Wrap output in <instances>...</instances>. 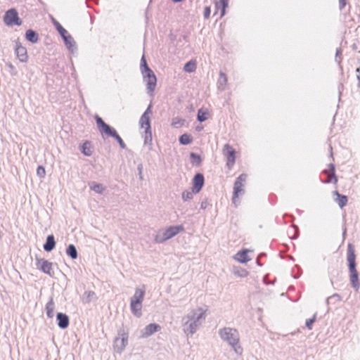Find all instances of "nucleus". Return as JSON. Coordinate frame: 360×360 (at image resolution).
<instances>
[{
  "label": "nucleus",
  "mask_w": 360,
  "mask_h": 360,
  "mask_svg": "<svg viewBox=\"0 0 360 360\" xmlns=\"http://www.w3.org/2000/svg\"><path fill=\"white\" fill-rule=\"evenodd\" d=\"M205 311L201 307L192 309L183 319L184 331L188 335H193L198 329L202 322L205 319Z\"/></svg>",
  "instance_id": "f257e3e1"
},
{
  "label": "nucleus",
  "mask_w": 360,
  "mask_h": 360,
  "mask_svg": "<svg viewBox=\"0 0 360 360\" xmlns=\"http://www.w3.org/2000/svg\"><path fill=\"white\" fill-rule=\"evenodd\" d=\"M347 266L349 273V281L352 287L358 291L360 288L359 272L356 270V255L354 246L349 243L347 252Z\"/></svg>",
  "instance_id": "f03ea898"
},
{
  "label": "nucleus",
  "mask_w": 360,
  "mask_h": 360,
  "mask_svg": "<svg viewBox=\"0 0 360 360\" xmlns=\"http://www.w3.org/2000/svg\"><path fill=\"white\" fill-rule=\"evenodd\" d=\"M219 335L223 341L231 347L236 354H242L243 349L239 344V334L236 329L224 327L219 330Z\"/></svg>",
  "instance_id": "7ed1b4c3"
},
{
  "label": "nucleus",
  "mask_w": 360,
  "mask_h": 360,
  "mask_svg": "<svg viewBox=\"0 0 360 360\" xmlns=\"http://www.w3.org/2000/svg\"><path fill=\"white\" fill-rule=\"evenodd\" d=\"M95 120H96L98 129L102 134H105V136H107L108 137L114 138L117 141L120 147L122 149L126 148L127 146H126L125 143L124 142V141L122 140L121 136L118 134V133L117 132L116 129L114 127H112L110 126L109 124H108L107 123H105L103 121V120L98 115H96Z\"/></svg>",
  "instance_id": "20e7f679"
},
{
  "label": "nucleus",
  "mask_w": 360,
  "mask_h": 360,
  "mask_svg": "<svg viewBox=\"0 0 360 360\" xmlns=\"http://www.w3.org/2000/svg\"><path fill=\"white\" fill-rule=\"evenodd\" d=\"M117 335L114 340L113 347L117 353L122 354L128 344V330L122 325L117 330Z\"/></svg>",
  "instance_id": "39448f33"
},
{
  "label": "nucleus",
  "mask_w": 360,
  "mask_h": 360,
  "mask_svg": "<svg viewBox=\"0 0 360 360\" xmlns=\"http://www.w3.org/2000/svg\"><path fill=\"white\" fill-rule=\"evenodd\" d=\"M184 230V228L183 225L170 226L162 233H159L157 234L155 238V240L158 243H162L165 241L174 237Z\"/></svg>",
  "instance_id": "423d86ee"
},
{
  "label": "nucleus",
  "mask_w": 360,
  "mask_h": 360,
  "mask_svg": "<svg viewBox=\"0 0 360 360\" xmlns=\"http://www.w3.org/2000/svg\"><path fill=\"white\" fill-rule=\"evenodd\" d=\"M247 177V174L243 173L236 178L233 184V192L232 196L233 202H235V199L238 198L240 195H243L245 193V190L243 187L244 186L243 183L245 182Z\"/></svg>",
  "instance_id": "0eeeda50"
},
{
  "label": "nucleus",
  "mask_w": 360,
  "mask_h": 360,
  "mask_svg": "<svg viewBox=\"0 0 360 360\" xmlns=\"http://www.w3.org/2000/svg\"><path fill=\"white\" fill-rule=\"evenodd\" d=\"M35 265L37 269L40 270L44 274H46L51 277L54 275V271L52 267L53 263L49 260L37 257L35 258Z\"/></svg>",
  "instance_id": "6e6552de"
},
{
  "label": "nucleus",
  "mask_w": 360,
  "mask_h": 360,
  "mask_svg": "<svg viewBox=\"0 0 360 360\" xmlns=\"http://www.w3.org/2000/svg\"><path fill=\"white\" fill-rule=\"evenodd\" d=\"M144 82L146 84L147 93L153 94L157 84V77L153 71L142 74Z\"/></svg>",
  "instance_id": "1a4fd4ad"
},
{
  "label": "nucleus",
  "mask_w": 360,
  "mask_h": 360,
  "mask_svg": "<svg viewBox=\"0 0 360 360\" xmlns=\"http://www.w3.org/2000/svg\"><path fill=\"white\" fill-rule=\"evenodd\" d=\"M224 155L226 158V166L229 168H231L236 162V152L229 144L226 143L224 147Z\"/></svg>",
  "instance_id": "9d476101"
},
{
  "label": "nucleus",
  "mask_w": 360,
  "mask_h": 360,
  "mask_svg": "<svg viewBox=\"0 0 360 360\" xmlns=\"http://www.w3.org/2000/svg\"><path fill=\"white\" fill-rule=\"evenodd\" d=\"M205 184V177L202 173H196L192 179L193 193L197 194L200 193Z\"/></svg>",
  "instance_id": "9b49d317"
},
{
  "label": "nucleus",
  "mask_w": 360,
  "mask_h": 360,
  "mask_svg": "<svg viewBox=\"0 0 360 360\" xmlns=\"http://www.w3.org/2000/svg\"><path fill=\"white\" fill-rule=\"evenodd\" d=\"M323 173L327 176L326 180L321 181L323 184H337L338 176L335 174V166L333 163H330L328 165V169L323 170Z\"/></svg>",
  "instance_id": "f8f14e48"
},
{
  "label": "nucleus",
  "mask_w": 360,
  "mask_h": 360,
  "mask_svg": "<svg viewBox=\"0 0 360 360\" xmlns=\"http://www.w3.org/2000/svg\"><path fill=\"white\" fill-rule=\"evenodd\" d=\"M56 321L58 326L60 329H66L70 325V318L65 313L58 312L56 314Z\"/></svg>",
  "instance_id": "ddd939ff"
},
{
  "label": "nucleus",
  "mask_w": 360,
  "mask_h": 360,
  "mask_svg": "<svg viewBox=\"0 0 360 360\" xmlns=\"http://www.w3.org/2000/svg\"><path fill=\"white\" fill-rule=\"evenodd\" d=\"M63 40L70 53H74L77 50L76 42L70 34L64 37Z\"/></svg>",
  "instance_id": "4468645a"
},
{
  "label": "nucleus",
  "mask_w": 360,
  "mask_h": 360,
  "mask_svg": "<svg viewBox=\"0 0 360 360\" xmlns=\"http://www.w3.org/2000/svg\"><path fill=\"white\" fill-rule=\"evenodd\" d=\"M56 245V242L55 240V237L53 234H51L46 237V241L43 245V248L46 252H50L55 249Z\"/></svg>",
  "instance_id": "2eb2a0df"
},
{
  "label": "nucleus",
  "mask_w": 360,
  "mask_h": 360,
  "mask_svg": "<svg viewBox=\"0 0 360 360\" xmlns=\"http://www.w3.org/2000/svg\"><path fill=\"white\" fill-rule=\"evenodd\" d=\"M160 329L161 326L159 324L155 323H150L144 328L143 336L149 337L155 333L160 330Z\"/></svg>",
  "instance_id": "dca6fc26"
},
{
  "label": "nucleus",
  "mask_w": 360,
  "mask_h": 360,
  "mask_svg": "<svg viewBox=\"0 0 360 360\" xmlns=\"http://www.w3.org/2000/svg\"><path fill=\"white\" fill-rule=\"evenodd\" d=\"M249 250L248 249H243L237 252L234 258L242 264L247 263L250 260L248 256Z\"/></svg>",
  "instance_id": "f3484780"
},
{
  "label": "nucleus",
  "mask_w": 360,
  "mask_h": 360,
  "mask_svg": "<svg viewBox=\"0 0 360 360\" xmlns=\"http://www.w3.org/2000/svg\"><path fill=\"white\" fill-rule=\"evenodd\" d=\"M25 37L32 44H36L39 40V34L32 29H29L25 32Z\"/></svg>",
  "instance_id": "a211bd4d"
},
{
  "label": "nucleus",
  "mask_w": 360,
  "mask_h": 360,
  "mask_svg": "<svg viewBox=\"0 0 360 360\" xmlns=\"http://www.w3.org/2000/svg\"><path fill=\"white\" fill-rule=\"evenodd\" d=\"M18 13L15 9L8 10L4 16V22H17Z\"/></svg>",
  "instance_id": "6ab92c4d"
},
{
  "label": "nucleus",
  "mask_w": 360,
  "mask_h": 360,
  "mask_svg": "<svg viewBox=\"0 0 360 360\" xmlns=\"http://www.w3.org/2000/svg\"><path fill=\"white\" fill-rule=\"evenodd\" d=\"M142 303L130 302V309L131 313L136 317L140 318L142 316Z\"/></svg>",
  "instance_id": "aec40b11"
},
{
  "label": "nucleus",
  "mask_w": 360,
  "mask_h": 360,
  "mask_svg": "<svg viewBox=\"0 0 360 360\" xmlns=\"http://www.w3.org/2000/svg\"><path fill=\"white\" fill-rule=\"evenodd\" d=\"M145 295V289L136 288L134 295L131 297V302H143Z\"/></svg>",
  "instance_id": "412c9836"
},
{
  "label": "nucleus",
  "mask_w": 360,
  "mask_h": 360,
  "mask_svg": "<svg viewBox=\"0 0 360 360\" xmlns=\"http://www.w3.org/2000/svg\"><path fill=\"white\" fill-rule=\"evenodd\" d=\"M89 186L91 190L98 194H102L105 190V188L102 184H99L96 181L89 182Z\"/></svg>",
  "instance_id": "4be33fe9"
},
{
  "label": "nucleus",
  "mask_w": 360,
  "mask_h": 360,
  "mask_svg": "<svg viewBox=\"0 0 360 360\" xmlns=\"http://www.w3.org/2000/svg\"><path fill=\"white\" fill-rule=\"evenodd\" d=\"M81 153L87 157H89L92 155L91 142L89 141H85L80 146Z\"/></svg>",
  "instance_id": "5701e85b"
},
{
  "label": "nucleus",
  "mask_w": 360,
  "mask_h": 360,
  "mask_svg": "<svg viewBox=\"0 0 360 360\" xmlns=\"http://www.w3.org/2000/svg\"><path fill=\"white\" fill-rule=\"evenodd\" d=\"M54 308L55 304L53 302V299L52 297H51L49 301L47 302L45 307L46 316H48V318L51 319L53 317Z\"/></svg>",
  "instance_id": "b1692460"
},
{
  "label": "nucleus",
  "mask_w": 360,
  "mask_h": 360,
  "mask_svg": "<svg viewBox=\"0 0 360 360\" xmlns=\"http://www.w3.org/2000/svg\"><path fill=\"white\" fill-rule=\"evenodd\" d=\"M139 124L141 127H143L145 126V129L148 131V130L151 129L150 117L143 114L140 118Z\"/></svg>",
  "instance_id": "393cba45"
},
{
  "label": "nucleus",
  "mask_w": 360,
  "mask_h": 360,
  "mask_svg": "<svg viewBox=\"0 0 360 360\" xmlns=\"http://www.w3.org/2000/svg\"><path fill=\"white\" fill-rule=\"evenodd\" d=\"M190 159L192 165L195 167L200 166L202 162L201 156L199 154L194 152H191L190 153Z\"/></svg>",
  "instance_id": "a878e982"
},
{
  "label": "nucleus",
  "mask_w": 360,
  "mask_h": 360,
  "mask_svg": "<svg viewBox=\"0 0 360 360\" xmlns=\"http://www.w3.org/2000/svg\"><path fill=\"white\" fill-rule=\"evenodd\" d=\"M66 254L72 259H76L78 257V252L76 247L73 244H70L66 248Z\"/></svg>",
  "instance_id": "bb28decb"
},
{
  "label": "nucleus",
  "mask_w": 360,
  "mask_h": 360,
  "mask_svg": "<svg viewBox=\"0 0 360 360\" xmlns=\"http://www.w3.org/2000/svg\"><path fill=\"white\" fill-rule=\"evenodd\" d=\"M209 112L208 110H204L202 108L198 109L197 113V120L199 122H203L208 119Z\"/></svg>",
  "instance_id": "cd10ccee"
},
{
  "label": "nucleus",
  "mask_w": 360,
  "mask_h": 360,
  "mask_svg": "<svg viewBox=\"0 0 360 360\" xmlns=\"http://www.w3.org/2000/svg\"><path fill=\"white\" fill-rule=\"evenodd\" d=\"M193 141V137L191 134H184L179 137V142L181 145L187 146L191 143Z\"/></svg>",
  "instance_id": "c85d7f7f"
},
{
  "label": "nucleus",
  "mask_w": 360,
  "mask_h": 360,
  "mask_svg": "<svg viewBox=\"0 0 360 360\" xmlns=\"http://www.w3.org/2000/svg\"><path fill=\"white\" fill-rule=\"evenodd\" d=\"M197 64L195 60H191L185 63L184 66V70L186 72L191 73L195 71Z\"/></svg>",
  "instance_id": "c756f323"
},
{
  "label": "nucleus",
  "mask_w": 360,
  "mask_h": 360,
  "mask_svg": "<svg viewBox=\"0 0 360 360\" xmlns=\"http://www.w3.org/2000/svg\"><path fill=\"white\" fill-rule=\"evenodd\" d=\"M227 83V77L222 71L219 72V79L218 80V89L221 91L224 90L225 86Z\"/></svg>",
  "instance_id": "7c9ffc66"
},
{
  "label": "nucleus",
  "mask_w": 360,
  "mask_h": 360,
  "mask_svg": "<svg viewBox=\"0 0 360 360\" xmlns=\"http://www.w3.org/2000/svg\"><path fill=\"white\" fill-rule=\"evenodd\" d=\"M140 70H141V74H144L146 72L153 71L148 66L144 54L142 56V57L141 58Z\"/></svg>",
  "instance_id": "2f4dec72"
},
{
  "label": "nucleus",
  "mask_w": 360,
  "mask_h": 360,
  "mask_svg": "<svg viewBox=\"0 0 360 360\" xmlns=\"http://www.w3.org/2000/svg\"><path fill=\"white\" fill-rule=\"evenodd\" d=\"M348 198L345 195H338V197L335 199V202L338 204L340 208H343L347 205Z\"/></svg>",
  "instance_id": "473e14b6"
},
{
  "label": "nucleus",
  "mask_w": 360,
  "mask_h": 360,
  "mask_svg": "<svg viewBox=\"0 0 360 360\" xmlns=\"http://www.w3.org/2000/svg\"><path fill=\"white\" fill-rule=\"evenodd\" d=\"M56 27V30L60 34V37L63 39L66 36L70 35L68 32L62 26V24H53Z\"/></svg>",
  "instance_id": "72a5a7b5"
},
{
  "label": "nucleus",
  "mask_w": 360,
  "mask_h": 360,
  "mask_svg": "<svg viewBox=\"0 0 360 360\" xmlns=\"http://www.w3.org/2000/svg\"><path fill=\"white\" fill-rule=\"evenodd\" d=\"M145 136H144V144L145 145H151L152 144V131L151 129L148 130V131L145 129L144 130Z\"/></svg>",
  "instance_id": "f704fd0d"
},
{
  "label": "nucleus",
  "mask_w": 360,
  "mask_h": 360,
  "mask_svg": "<svg viewBox=\"0 0 360 360\" xmlns=\"http://www.w3.org/2000/svg\"><path fill=\"white\" fill-rule=\"evenodd\" d=\"M340 301H341L340 295L338 293H335L326 299V303L327 305H328L330 302L335 303V302H340Z\"/></svg>",
  "instance_id": "c9c22d12"
},
{
  "label": "nucleus",
  "mask_w": 360,
  "mask_h": 360,
  "mask_svg": "<svg viewBox=\"0 0 360 360\" xmlns=\"http://www.w3.org/2000/svg\"><path fill=\"white\" fill-rule=\"evenodd\" d=\"M193 194H195V193H193V190L191 191L186 190V191H183V193L181 194L182 200L184 201L190 200L193 199Z\"/></svg>",
  "instance_id": "e433bc0d"
},
{
  "label": "nucleus",
  "mask_w": 360,
  "mask_h": 360,
  "mask_svg": "<svg viewBox=\"0 0 360 360\" xmlns=\"http://www.w3.org/2000/svg\"><path fill=\"white\" fill-rule=\"evenodd\" d=\"M184 122L185 120L184 119L176 117L173 119L172 125L176 128L181 127L184 124Z\"/></svg>",
  "instance_id": "4c0bfd02"
},
{
  "label": "nucleus",
  "mask_w": 360,
  "mask_h": 360,
  "mask_svg": "<svg viewBox=\"0 0 360 360\" xmlns=\"http://www.w3.org/2000/svg\"><path fill=\"white\" fill-rule=\"evenodd\" d=\"M21 49V43L20 41V39L18 38L15 41V52L19 58L20 61H22V59L21 58V56H22V54L20 53V50Z\"/></svg>",
  "instance_id": "58836bf2"
},
{
  "label": "nucleus",
  "mask_w": 360,
  "mask_h": 360,
  "mask_svg": "<svg viewBox=\"0 0 360 360\" xmlns=\"http://www.w3.org/2000/svg\"><path fill=\"white\" fill-rule=\"evenodd\" d=\"M221 3V13H220V18L224 16L226 13V8L228 7L229 5V0H220Z\"/></svg>",
  "instance_id": "ea45409f"
},
{
  "label": "nucleus",
  "mask_w": 360,
  "mask_h": 360,
  "mask_svg": "<svg viewBox=\"0 0 360 360\" xmlns=\"http://www.w3.org/2000/svg\"><path fill=\"white\" fill-rule=\"evenodd\" d=\"M316 314H314L311 318L306 320L305 325L308 329L311 330L312 328V325L316 321Z\"/></svg>",
  "instance_id": "a19ab883"
},
{
  "label": "nucleus",
  "mask_w": 360,
  "mask_h": 360,
  "mask_svg": "<svg viewBox=\"0 0 360 360\" xmlns=\"http://www.w3.org/2000/svg\"><path fill=\"white\" fill-rule=\"evenodd\" d=\"M86 302H90L93 297H96V294L94 291H85L84 292Z\"/></svg>",
  "instance_id": "79ce46f5"
},
{
  "label": "nucleus",
  "mask_w": 360,
  "mask_h": 360,
  "mask_svg": "<svg viewBox=\"0 0 360 360\" xmlns=\"http://www.w3.org/2000/svg\"><path fill=\"white\" fill-rule=\"evenodd\" d=\"M234 274L239 277H245L248 275V271L243 268H240L238 269H236L234 271Z\"/></svg>",
  "instance_id": "37998d69"
},
{
  "label": "nucleus",
  "mask_w": 360,
  "mask_h": 360,
  "mask_svg": "<svg viewBox=\"0 0 360 360\" xmlns=\"http://www.w3.org/2000/svg\"><path fill=\"white\" fill-rule=\"evenodd\" d=\"M342 51L341 49V48H338L336 49V52H335V60L338 63V64H340L341 61H342Z\"/></svg>",
  "instance_id": "c03bdc74"
},
{
  "label": "nucleus",
  "mask_w": 360,
  "mask_h": 360,
  "mask_svg": "<svg viewBox=\"0 0 360 360\" xmlns=\"http://www.w3.org/2000/svg\"><path fill=\"white\" fill-rule=\"evenodd\" d=\"M37 174L39 178H44L46 175L45 168L42 165L38 166L37 169Z\"/></svg>",
  "instance_id": "a18cd8bd"
},
{
  "label": "nucleus",
  "mask_w": 360,
  "mask_h": 360,
  "mask_svg": "<svg viewBox=\"0 0 360 360\" xmlns=\"http://www.w3.org/2000/svg\"><path fill=\"white\" fill-rule=\"evenodd\" d=\"M152 108H153V104H152V102H150V104L148 105V106L147 107L146 110H145V112L143 114L150 117V115L153 113Z\"/></svg>",
  "instance_id": "49530a36"
},
{
  "label": "nucleus",
  "mask_w": 360,
  "mask_h": 360,
  "mask_svg": "<svg viewBox=\"0 0 360 360\" xmlns=\"http://www.w3.org/2000/svg\"><path fill=\"white\" fill-rule=\"evenodd\" d=\"M210 13H211L210 8L208 6H206L205 8V11H204V18L205 19H207L210 15Z\"/></svg>",
  "instance_id": "de8ad7c7"
},
{
  "label": "nucleus",
  "mask_w": 360,
  "mask_h": 360,
  "mask_svg": "<svg viewBox=\"0 0 360 360\" xmlns=\"http://www.w3.org/2000/svg\"><path fill=\"white\" fill-rule=\"evenodd\" d=\"M347 5V0H339V8L340 10H343L345 6Z\"/></svg>",
  "instance_id": "09e8293b"
},
{
  "label": "nucleus",
  "mask_w": 360,
  "mask_h": 360,
  "mask_svg": "<svg viewBox=\"0 0 360 360\" xmlns=\"http://www.w3.org/2000/svg\"><path fill=\"white\" fill-rule=\"evenodd\" d=\"M207 206H208V202L206 199L201 202L200 209L205 210L207 207Z\"/></svg>",
  "instance_id": "8fccbe9b"
},
{
  "label": "nucleus",
  "mask_w": 360,
  "mask_h": 360,
  "mask_svg": "<svg viewBox=\"0 0 360 360\" xmlns=\"http://www.w3.org/2000/svg\"><path fill=\"white\" fill-rule=\"evenodd\" d=\"M142 167H143V166H142L141 164L138 165L139 175L140 179H143V176H142Z\"/></svg>",
  "instance_id": "3c124183"
},
{
  "label": "nucleus",
  "mask_w": 360,
  "mask_h": 360,
  "mask_svg": "<svg viewBox=\"0 0 360 360\" xmlns=\"http://www.w3.org/2000/svg\"><path fill=\"white\" fill-rule=\"evenodd\" d=\"M343 89V84H340L338 85V91H339V99H340V96L342 94V90Z\"/></svg>",
  "instance_id": "603ef678"
},
{
  "label": "nucleus",
  "mask_w": 360,
  "mask_h": 360,
  "mask_svg": "<svg viewBox=\"0 0 360 360\" xmlns=\"http://www.w3.org/2000/svg\"><path fill=\"white\" fill-rule=\"evenodd\" d=\"M27 58V50L24 48V63L26 62Z\"/></svg>",
  "instance_id": "864d4df0"
},
{
  "label": "nucleus",
  "mask_w": 360,
  "mask_h": 360,
  "mask_svg": "<svg viewBox=\"0 0 360 360\" xmlns=\"http://www.w3.org/2000/svg\"><path fill=\"white\" fill-rule=\"evenodd\" d=\"M203 129L202 126H198L196 127V131H200Z\"/></svg>",
  "instance_id": "5fc2aeb1"
},
{
  "label": "nucleus",
  "mask_w": 360,
  "mask_h": 360,
  "mask_svg": "<svg viewBox=\"0 0 360 360\" xmlns=\"http://www.w3.org/2000/svg\"><path fill=\"white\" fill-rule=\"evenodd\" d=\"M333 193L334 195L337 196V198L338 197V195H341L338 191H335Z\"/></svg>",
  "instance_id": "6e6d98bb"
},
{
  "label": "nucleus",
  "mask_w": 360,
  "mask_h": 360,
  "mask_svg": "<svg viewBox=\"0 0 360 360\" xmlns=\"http://www.w3.org/2000/svg\"><path fill=\"white\" fill-rule=\"evenodd\" d=\"M51 18L52 22L56 23L58 22L56 20H55L51 15H49Z\"/></svg>",
  "instance_id": "4d7b16f0"
},
{
  "label": "nucleus",
  "mask_w": 360,
  "mask_h": 360,
  "mask_svg": "<svg viewBox=\"0 0 360 360\" xmlns=\"http://www.w3.org/2000/svg\"><path fill=\"white\" fill-rule=\"evenodd\" d=\"M356 49H357V46L355 44H354L352 45V49L356 50Z\"/></svg>",
  "instance_id": "13d9d810"
},
{
  "label": "nucleus",
  "mask_w": 360,
  "mask_h": 360,
  "mask_svg": "<svg viewBox=\"0 0 360 360\" xmlns=\"http://www.w3.org/2000/svg\"><path fill=\"white\" fill-rule=\"evenodd\" d=\"M295 334V332H292V333H290L288 334V335H294ZM284 336H287V335H285Z\"/></svg>",
  "instance_id": "bf43d9fd"
},
{
  "label": "nucleus",
  "mask_w": 360,
  "mask_h": 360,
  "mask_svg": "<svg viewBox=\"0 0 360 360\" xmlns=\"http://www.w3.org/2000/svg\"><path fill=\"white\" fill-rule=\"evenodd\" d=\"M257 264L260 266H262V264L259 262L258 259H257Z\"/></svg>",
  "instance_id": "052dcab7"
},
{
  "label": "nucleus",
  "mask_w": 360,
  "mask_h": 360,
  "mask_svg": "<svg viewBox=\"0 0 360 360\" xmlns=\"http://www.w3.org/2000/svg\"><path fill=\"white\" fill-rule=\"evenodd\" d=\"M175 3H178V2H181L183 0H172Z\"/></svg>",
  "instance_id": "680f3d73"
},
{
  "label": "nucleus",
  "mask_w": 360,
  "mask_h": 360,
  "mask_svg": "<svg viewBox=\"0 0 360 360\" xmlns=\"http://www.w3.org/2000/svg\"><path fill=\"white\" fill-rule=\"evenodd\" d=\"M330 282H331V284L333 285V281L332 279H330Z\"/></svg>",
  "instance_id": "e2e57ef3"
}]
</instances>
